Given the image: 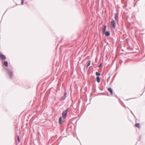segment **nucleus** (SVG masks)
Instances as JSON below:
<instances>
[{"instance_id": "f257e3e1", "label": "nucleus", "mask_w": 145, "mask_h": 145, "mask_svg": "<svg viewBox=\"0 0 145 145\" xmlns=\"http://www.w3.org/2000/svg\"><path fill=\"white\" fill-rule=\"evenodd\" d=\"M106 25H105L103 32V34H105L106 36H108L110 35V33L108 31H106Z\"/></svg>"}, {"instance_id": "f03ea898", "label": "nucleus", "mask_w": 145, "mask_h": 145, "mask_svg": "<svg viewBox=\"0 0 145 145\" xmlns=\"http://www.w3.org/2000/svg\"><path fill=\"white\" fill-rule=\"evenodd\" d=\"M68 110V109L67 108L62 112V117L63 119H65L66 118Z\"/></svg>"}, {"instance_id": "7ed1b4c3", "label": "nucleus", "mask_w": 145, "mask_h": 145, "mask_svg": "<svg viewBox=\"0 0 145 145\" xmlns=\"http://www.w3.org/2000/svg\"><path fill=\"white\" fill-rule=\"evenodd\" d=\"M116 23L114 20H112L111 22V26L112 27L114 28H115Z\"/></svg>"}, {"instance_id": "20e7f679", "label": "nucleus", "mask_w": 145, "mask_h": 145, "mask_svg": "<svg viewBox=\"0 0 145 145\" xmlns=\"http://www.w3.org/2000/svg\"><path fill=\"white\" fill-rule=\"evenodd\" d=\"M0 58L3 60H5L6 59V57L5 55L0 53Z\"/></svg>"}, {"instance_id": "39448f33", "label": "nucleus", "mask_w": 145, "mask_h": 145, "mask_svg": "<svg viewBox=\"0 0 145 145\" xmlns=\"http://www.w3.org/2000/svg\"><path fill=\"white\" fill-rule=\"evenodd\" d=\"M108 91L112 95H113V92L112 89L111 88H108Z\"/></svg>"}, {"instance_id": "423d86ee", "label": "nucleus", "mask_w": 145, "mask_h": 145, "mask_svg": "<svg viewBox=\"0 0 145 145\" xmlns=\"http://www.w3.org/2000/svg\"><path fill=\"white\" fill-rule=\"evenodd\" d=\"M8 74L10 75V78H12V72L10 71H9L8 72Z\"/></svg>"}, {"instance_id": "0eeeda50", "label": "nucleus", "mask_w": 145, "mask_h": 145, "mask_svg": "<svg viewBox=\"0 0 145 145\" xmlns=\"http://www.w3.org/2000/svg\"><path fill=\"white\" fill-rule=\"evenodd\" d=\"M118 14L117 13H115V18L116 20H117L118 19Z\"/></svg>"}, {"instance_id": "6e6552de", "label": "nucleus", "mask_w": 145, "mask_h": 145, "mask_svg": "<svg viewBox=\"0 0 145 145\" xmlns=\"http://www.w3.org/2000/svg\"><path fill=\"white\" fill-rule=\"evenodd\" d=\"M90 63H91V61L90 60H89L88 61V62H87V68L90 65Z\"/></svg>"}, {"instance_id": "1a4fd4ad", "label": "nucleus", "mask_w": 145, "mask_h": 145, "mask_svg": "<svg viewBox=\"0 0 145 145\" xmlns=\"http://www.w3.org/2000/svg\"><path fill=\"white\" fill-rule=\"evenodd\" d=\"M64 96H63L61 98V99L62 100H64L65 99V96L66 95V93H64Z\"/></svg>"}, {"instance_id": "9d476101", "label": "nucleus", "mask_w": 145, "mask_h": 145, "mask_svg": "<svg viewBox=\"0 0 145 145\" xmlns=\"http://www.w3.org/2000/svg\"><path fill=\"white\" fill-rule=\"evenodd\" d=\"M62 119L61 117H60L59 119V123L60 124H61L62 123Z\"/></svg>"}, {"instance_id": "9b49d317", "label": "nucleus", "mask_w": 145, "mask_h": 145, "mask_svg": "<svg viewBox=\"0 0 145 145\" xmlns=\"http://www.w3.org/2000/svg\"><path fill=\"white\" fill-rule=\"evenodd\" d=\"M97 81L98 82H99L100 81V79L99 77L97 76Z\"/></svg>"}, {"instance_id": "f8f14e48", "label": "nucleus", "mask_w": 145, "mask_h": 145, "mask_svg": "<svg viewBox=\"0 0 145 145\" xmlns=\"http://www.w3.org/2000/svg\"><path fill=\"white\" fill-rule=\"evenodd\" d=\"M4 63L5 66L6 67L8 66V63L7 61H4Z\"/></svg>"}, {"instance_id": "ddd939ff", "label": "nucleus", "mask_w": 145, "mask_h": 145, "mask_svg": "<svg viewBox=\"0 0 145 145\" xmlns=\"http://www.w3.org/2000/svg\"><path fill=\"white\" fill-rule=\"evenodd\" d=\"M135 126L136 127H138V128H140V127L139 124L138 123L136 124H135Z\"/></svg>"}, {"instance_id": "4468645a", "label": "nucleus", "mask_w": 145, "mask_h": 145, "mask_svg": "<svg viewBox=\"0 0 145 145\" xmlns=\"http://www.w3.org/2000/svg\"><path fill=\"white\" fill-rule=\"evenodd\" d=\"M96 76H99L101 74L99 72H96Z\"/></svg>"}, {"instance_id": "2eb2a0df", "label": "nucleus", "mask_w": 145, "mask_h": 145, "mask_svg": "<svg viewBox=\"0 0 145 145\" xmlns=\"http://www.w3.org/2000/svg\"><path fill=\"white\" fill-rule=\"evenodd\" d=\"M24 0H21V4L23 5L24 4Z\"/></svg>"}, {"instance_id": "dca6fc26", "label": "nucleus", "mask_w": 145, "mask_h": 145, "mask_svg": "<svg viewBox=\"0 0 145 145\" xmlns=\"http://www.w3.org/2000/svg\"><path fill=\"white\" fill-rule=\"evenodd\" d=\"M17 138H18V142L19 143L20 142V140L19 137L18 136V137H17Z\"/></svg>"}, {"instance_id": "f3484780", "label": "nucleus", "mask_w": 145, "mask_h": 145, "mask_svg": "<svg viewBox=\"0 0 145 145\" xmlns=\"http://www.w3.org/2000/svg\"><path fill=\"white\" fill-rule=\"evenodd\" d=\"M102 66V63H101L99 65V67H100Z\"/></svg>"}]
</instances>
